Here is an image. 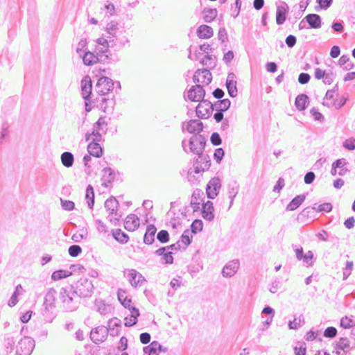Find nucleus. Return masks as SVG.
Instances as JSON below:
<instances>
[{
	"mask_svg": "<svg viewBox=\"0 0 355 355\" xmlns=\"http://www.w3.org/2000/svg\"><path fill=\"white\" fill-rule=\"evenodd\" d=\"M234 79V73H230L225 83L228 94L231 97H235L237 95L236 81Z\"/></svg>",
	"mask_w": 355,
	"mask_h": 355,
	"instance_id": "obj_24",
	"label": "nucleus"
},
{
	"mask_svg": "<svg viewBox=\"0 0 355 355\" xmlns=\"http://www.w3.org/2000/svg\"><path fill=\"white\" fill-rule=\"evenodd\" d=\"M157 348H161V344L158 341H153L149 345L144 347V352L147 355H159Z\"/></svg>",
	"mask_w": 355,
	"mask_h": 355,
	"instance_id": "obj_36",
	"label": "nucleus"
},
{
	"mask_svg": "<svg viewBox=\"0 0 355 355\" xmlns=\"http://www.w3.org/2000/svg\"><path fill=\"white\" fill-rule=\"evenodd\" d=\"M306 195L301 194L296 196L287 205L286 207V211H294L297 209L305 200Z\"/></svg>",
	"mask_w": 355,
	"mask_h": 355,
	"instance_id": "obj_29",
	"label": "nucleus"
},
{
	"mask_svg": "<svg viewBox=\"0 0 355 355\" xmlns=\"http://www.w3.org/2000/svg\"><path fill=\"white\" fill-rule=\"evenodd\" d=\"M206 141L203 135H193L189 141V151L198 155L193 164L196 173L207 171L211 166L209 156L203 153Z\"/></svg>",
	"mask_w": 355,
	"mask_h": 355,
	"instance_id": "obj_1",
	"label": "nucleus"
},
{
	"mask_svg": "<svg viewBox=\"0 0 355 355\" xmlns=\"http://www.w3.org/2000/svg\"><path fill=\"white\" fill-rule=\"evenodd\" d=\"M109 330L105 326H98L90 332V338L96 344L105 341L107 337Z\"/></svg>",
	"mask_w": 355,
	"mask_h": 355,
	"instance_id": "obj_9",
	"label": "nucleus"
},
{
	"mask_svg": "<svg viewBox=\"0 0 355 355\" xmlns=\"http://www.w3.org/2000/svg\"><path fill=\"white\" fill-rule=\"evenodd\" d=\"M189 231L188 230H185L181 236L180 243H183L184 244V249H186L187 247L190 245L192 241V236L189 235Z\"/></svg>",
	"mask_w": 355,
	"mask_h": 355,
	"instance_id": "obj_49",
	"label": "nucleus"
},
{
	"mask_svg": "<svg viewBox=\"0 0 355 355\" xmlns=\"http://www.w3.org/2000/svg\"><path fill=\"white\" fill-rule=\"evenodd\" d=\"M61 205L63 209L67 211H71L75 207V204L73 201L66 200L61 199Z\"/></svg>",
	"mask_w": 355,
	"mask_h": 355,
	"instance_id": "obj_59",
	"label": "nucleus"
},
{
	"mask_svg": "<svg viewBox=\"0 0 355 355\" xmlns=\"http://www.w3.org/2000/svg\"><path fill=\"white\" fill-rule=\"evenodd\" d=\"M157 240L162 243H166L169 241V234L166 230H162L157 234Z\"/></svg>",
	"mask_w": 355,
	"mask_h": 355,
	"instance_id": "obj_50",
	"label": "nucleus"
},
{
	"mask_svg": "<svg viewBox=\"0 0 355 355\" xmlns=\"http://www.w3.org/2000/svg\"><path fill=\"white\" fill-rule=\"evenodd\" d=\"M205 91L201 85L192 86L187 92V98L191 101L199 102L204 99Z\"/></svg>",
	"mask_w": 355,
	"mask_h": 355,
	"instance_id": "obj_12",
	"label": "nucleus"
},
{
	"mask_svg": "<svg viewBox=\"0 0 355 355\" xmlns=\"http://www.w3.org/2000/svg\"><path fill=\"white\" fill-rule=\"evenodd\" d=\"M311 76L307 73H300L298 76V82L301 85H305L309 82Z\"/></svg>",
	"mask_w": 355,
	"mask_h": 355,
	"instance_id": "obj_61",
	"label": "nucleus"
},
{
	"mask_svg": "<svg viewBox=\"0 0 355 355\" xmlns=\"http://www.w3.org/2000/svg\"><path fill=\"white\" fill-rule=\"evenodd\" d=\"M118 300L121 302V304L125 307L128 308L129 310L131 309L132 306H131L132 300L130 298H128L125 295V292L121 289L118 291Z\"/></svg>",
	"mask_w": 355,
	"mask_h": 355,
	"instance_id": "obj_38",
	"label": "nucleus"
},
{
	"mask_svg": "<svg viewBox=\"0 0 355 355\" xmlns=\"http://www.w3.org/2000/svg\"><path fill=\"white\" fill-rule=\"evenodd\" d=\"M156 232L157 228L154 225H148L146 227V230L144 236V243L147 245L152 244L155 241V235Z\"/></svg>",
	"mask_w": 355,
	"mask_h": 355,
	"instance_id": "obj_26",
	"label": "nucleus"
},
{
	"mask_svg": "<svg viewBox=\"0 0 355 355\" xmlns=\"http://www.w3.org/2000/svg\"><path fill=\"white\" fill-rule=\"evenodd\" d=\"M309 103V97L306 94H301L297 96L295 101V105L299 111H303Z\"/></svg>",
	"mask_w": 355,
	"mask_h": 355,
	"instance_id": "obj_30",
	"label": "nucleus"
},
{
	"mask_svg": "<svg viewBox=\"0 0 355 355\" xmlns=\"http://www.w3.org/2000/svg\"><path fill=\"white\" fill-rule=\"evenodd\" d=\"M225 155V151L222 148H219L215 150L214 153V158L217 163H220Z\"/></svg>",
	"mask_w": 355,
	"mask_h": 355,
	"instance_id": "obj_55",
	"label": "nucleus"
},
{
	"mask_svg": "<svg viewBox=\"0 0 355 355\" xmlns=\"http://www.w3.org/2000/svg\"><path fill=\"white\" fill-rule=\"evenodd\" d=\"M221 187L220 180L218 178H212L207 185L206 193L209 199H214L218 194Z\"/></svg>",
	"mask_w": 355,
	"mask_h": 355,
	"instance_id": "obj_13",
	"label": "nucleus"
},
{
	"mask_svg": "<svg viewBox=\"0 0 355 355\" xmlns=\"http://www.w3.org/2000/svg\"><path fill=\"white\" fill-rule=\"evenodd\" d=\"M112 235L113 238L120 243L125 244L128 242V235L123 232L121 229L112 230Z\"/></svg>",
	"mask_w": 355,
	"mask_h": 355,
	"instance_id": "obj_32",
	"label": "nucleus"
},
{
	"mask_svg": "<svg viewBox=\"0 0 355 355\" xmlns=\"http://www.w3.org/2000/svg\"><path fill=\"white\" fill-rule=\"evenodd\" d=\"M96 52V55L90 51H85L83 55V60L85 65L90 66L102 60L104 55L101 53V52H98L97 50Z\"/></svg>",
	"mask_w": 355,
	"mask_h": 355,
	"instance_id": "obj_17",
	"label": "nucleus"
},
{
	"mask_svg": "<svg viewBox=\"0 0 355 355\" xmlns=\"http://www.w3.org/2000/svg\"><path fill=\"white\" fill-rule=\"evenodd\" d=\"M204 128L203 123L198 119H191L187 122L185 129L193 135H200Z\"/></svg>",
	"mask_w": 355,
	"mask_h": 355,
	"instance_id": "obj_14",
	"label": "nucleus"
},
{
	"mask_svg": "<svg viewBox=\"0 0 355 355\" xmlns=\"http://www.w3.org/2000/svg\"><path fill=\"white\" fill-rule=\"evenodd\" d=\"M114 83L107 77L102 76L98 79L95 87L96 92L101 96H105L113 89Z\"/></svg>",
	"mask_w": 355,
	"mask_h": 355,
	"instance_id": "obj_6",
	"label": "nucleus"
},
{
	"mask_svg": "<svg viewBox=\"0 0 355 355\" xmlns=\"http://www.w3.org/2000/svg\"><path fill=\"white\" fill-rule=\"evenodd\" d=\"M213 34L212 28L207 25H201L197 29V35L201 39H209L213 36Z\"/></svg>",
	"mask_w": 355,
	"mask_h": 355,
	"instance_id": "obj_31",
	"label": "nucleus"
},
{
	"mask_svg": "<svg viewBox=\"0 0 355 355\" xmlns=\"http://www.w3.org/2000/svg\"><path fill=\"white\" fill-rule=\"evenodd\" d=\"M96 226L99 232H107V227L106 225L100 219L95 220Z\"/></svg>",
	"mask_w": 355,
	"mask_h": 355,
	"instance_id": "obj_63",
	"label": "nucleus"
},
{
	"mask_svg": "<svg viewBox=\"0 0 355 355\" xmlns=\"http://www.w3.org/2000/svg\"><path fill=\"white\" fill-rule=\"evenodd\" d=\"M94 306L96 311L103 315L110 313L113 310V307L111 304H106L104 300L101 299H96L95 300Z\"/></svg>",
	"mask_w": 355,
	"mask_h": 355,
	"instance_id": "obj_20",
	"label": "nucleus"
},
{
	"mask_svg": "<svg viewBox=\"0 0 355 355\" xmlns=\"http://www.w3.org/2000/svg\"><path fill=\"white\" fill-rule=\"evenodd\" d=\"M338 63L346 71H349L354 67V64L350 62L349 57L347 55H343L340 58Z\"/></svg>",
	"mask_w": 355,
	"mask_h": 355,
	"instance_id": "obj_44",
	"label": "nucleus"
},
{
	"mask_svg": "<svg viewBox=\"0 0 355 355\" xmlns=\"http://www.w3.org/2000/svg\"><path fill=\"white\" fill-rule=\"evenodd\" d=\"M340 325L344 329H349L355 325V320L351 318L345 316L340 319Z\"/></svg>",
	"mask_w": 355,
	"mask_h": 355,
	"instance_id": "obj_47",
	"label": "nucleus"
},
{
	"mask_svg": "<svg viewBox=\"0 0 355 355\" xmlns=\"http://www.w3.org/2000/svg\"><path fill=\"white\" fill-rule=\"evenodd\" d=\"M214 210L212 202L208 200L203 203L201 211L202 218L206 220L211 221L214 218Z\"/></svg>",
	"mask_w": 355,
	"mask_h": 355,
	"instance_id": "obj_21",
	"label": "nucleus"
},
{
	"mask_svg": "<svg viewBox=\"0 0 355 355\" xmlns=\"http://www.w3.org/2000/svg\"><path fill=\"white\" fill-rule=\"evenodd\" d=\"M125 276L133 287L141 286L146 280L143 275L135 269H129L125 272Z\"/></svg>",
	"mask_w": 355,
	"mask_h": 355,
	"instance_id": "obj_10",
	"label": "nucleus"
},
{
	"mask_svg": "<svg viewBox=\"0 0 355 355\" xmlns=\"http://www.w3.org/2000/svg\"><path fill=\"white\" fill-rule=\"evenodd\" d=\"M129 311L130 315L124 318V325L125 327H132L137 322V318L139 316V311L136 307L132 306Z\"/></svg>",
	"mask_w": 355,
	"mask_h": 355,
	"instance_id": "obj_25",
	"label": "nucleus"
},
{
	"mask_svg": "<svg viewBox=\"0 0 355 355\" xmlns=\"http://www.w3.org/2000/svg\"><path fill=\"white\" fill-rule=\"evenodd\" d=\"M13 336L6 334L3 340V346L7 354L15 350V355H31L35 347V340L29 336L21 338L17 345Z\"/></svg>",
	"mask_w": 355,
	"mask_h": 355,
	"instance_id": "obj_2",
	"label": "nucleus"
},
{
	"mask_svg": "<svg viewBox=\"0 0 355 355\" xmlns=\"http://www.w3.org/2000/svg\"><path fill=\"white\" fill-rule=\"evenodd\" d=\"M92 83L89 76H85L81 80V91L83 98L87 101L92 94Z\"/></svg>",
	"mask_w": 355,
	"mask_h": 355,
	"instance_id": "obj_16",
	"label": "nucleus"
},
{
	"mask_svg": "<svg viewBox=\"0 0 355 355\" xmlns=\"http://www.w3.org/2000/svg\"><path fill=\"white\" fill-rule=\"evenodd\" d=\"M97 43L100 45H102L103 47H100L96 50L101 53L105 55V57L107 58V53H108V48L110 47V38H98L97 40Z\"/></svg>",
	"mask_w": 355,
	"mask_h": 355,
	"instance_id": "obj_40",
	"label": "nucleus"
},
{
	"mask_svg": "<svg viewBox=\"0 0 355 355\" xmlns=\"http://www.w3.org/2000/svg\"><path fill=\"white\" fill-rule=\"evenodd\" d=\"M19 289H22V287L21 284H18L16 288L15 291L12 293L10 299L8 301V306L10 307H12L17 304L18 302V296L19 295Z\"/></svg>",
	"mask_w": 355,
	"mask_h": 355,
	"instance_id": "obj_46",
	"label": "nucleus"
},
{
	"mask_svg": "<svg viewBox=\"0 0 355 355\" xmlns=\"http://www.w3.org/2000/svg\"><path fill=\"white\" fill-rule=\"evenodd\" d=\"M337 329L334 327H328L323 332V336L325 338H334L337 335Z\"/></svg>",
	"mask_w": 355,
	"mask_h": 355,
	"instance_id": "obj_52",
	"label": "nucleus"
},
{
	"mask_svg": "<svg viewBox=\"0 0 355 355\" xmlns=\"http://www.w3.org/2000/svg\"><path fill=\"white\" fill-rule=\"evenodd\" d=\"M313 258V253L312 251L309 250L305 254H303V258L302 260L306 263L308 266H312L313 263L311 262V260Z\"/></svg>",
	"mask_w": 355,
	"mask_h": 355,
	"instance_id": "obj_62",
	"label": "nucleus"
},
{
	"mask_svg": "<svg viewBox=\"0 0 355 355\" xmlns=\"http://www.w3.org/2000/svg\"><path fill=\"white\" fill-rule=\"evenodd\" d=\"M304 19L309 24V28L318 29L322 26V19L321 17L318 14H308Z\"/></svg>",
	"mask_w": 355,
	"mask_h": 355,
	"instance_id": "obj_22",
	"label": "nucleus"
},
{
	"mask_svg": "<svg viewBox=\"0 0 355 355\" xmlns=\"http://www.w3.org/2000/svg\"><path fill=\"white\" fill-rule=\"evenodd\" d=\"M216 56L213 55H205L201 60L200 63L203 65L207 66L209 69H212L216 66Z\"/></svg>",
	"mask_w": 355,
	"mask_h": 355,
	"instance_id": "obj_42",
	"label": "nucleus"
},
{
	"mask_svg": "<svg viewBox=\"0 0 355 355\" xmlns=\"http://www.w3.org/2000/svg\"><path fill=\"white\" fill-rule=\"evenodd\" d=\"M217 11L216 9L208 8L203 11V19L207 23L211 22L216 17Z\"/></svg>",
	"mask_w": 355,
	"mask_h": 355,
	"instance_id": "obj_43",
	"label": "nucleus"
},
{
	"mask_svg": "<svg viewBox=\"0 0 355 355\" xmlns=\"http://www.w3.org/2000/svg\"><path fill=\"white\" fill-rule=\"evenodd\" d=\"M343 146L345 149H347L349 150H355V139L349 138L346 139L343 142Z\"/></svg>",
	"mask_w": 355,
	"mask_h": 355,
	"instance_id": "obj_57",
	"label": "nucleus"
},
{
	"mask_svg": "<svg viewBox=\"0 0 355 355\" xmlns=\"http://www.w3.org/2000/svg\"><path fill=\"white\" fill-rule=\"evenodd\" d=\"M288 6L285 2H282L277 6L276 23L278 25H282L285 22L288 13Z\"/></svg>",
	"mask_w": 355,
	"mask_h": 355,
	"instance_id": "obj_15",
	"label": "nucleus"
},
{
	"mask_svg": "<svg viewBox=\"0 0 355 355\" xmlns=\"http://www.w3.org/2000/svg\"><path fill=\"white\" fill-rule=\"evenodd\" d=\"M123 30V28H119L118 27V23L115 21L108 23L106 26V31L109 35L108 36L114 35V33H118Z\"/></svg>",
	"mask_w": 355,
	"mask_h": 355,
	"instance_id": "obj_45",
	"label": "nucleus"
},
{
	"mask_svg": "<svg viewBox=\"0 0 355 355\" xmlns=\"http://www.w3.org/2000/svg\"><path fill=\"white\" fill-rule=\"evenodd\" d=\"M213 105H214V110H215L216 111L224 112L230 108V107L231 105V101L228 98H225V99L217 101Z\"/></svg>",
	"mask_w": 355,
	"mask_h": 355,
	"instance_id": "obj_35",
	"label": "nucleus"
},
{
	"mask_svg": "<svg viewBox=\"0 0 355 355\" xmlns=\"http://www.w3.org/2000/svg\"><path fill=\"white\" fill-rule=\"evenodd\" d=\"M139 226V219L137 215L131 214L126 217L124 221V227L125 230L132 232L137 229Z\"/></svg>",
	"mask_w": 355,
	"mask_h": 355,
	"instance_id": "obj_18",
	"label": "nucleus"
},
{
	"mask_svg": "<svg viewBox=\"0 0 355 355\" xmlns=\"http://www.w3.org/2000/svg\"><path fill=\"white\" fill-rule=\"evenodd\" d=\"M59 299L62 304V308L68 312L76 311L80 303V298L71 289L70 286L60 289Z\"/></svg>",
	"mask_w": 355,
	"mask_h": 355,
	"instance_id": "obj_3",
	"label": "nucleus"
},
{
	"mask_svg": "<svg viewBox=\"0 0 355 355\" xmlns=\"http://www.w3.org/2000/svg\"><path fill=\"white\" fill-rule=\"evenodd\" d=\"M57 291L55 289L51 288L46 293L44 297V306H45V311H49L55 307L54 302Z\"/></svg>",
	"mask_w": 355,
	"mask_h": 355,
	"instance_id": "obj_23",
	"label": "nucleus"
},
{
	"mask_svg": "<svg viewBox=\"0 0 355 355\" xmlns=\"http://www.w3.org/2000/svg\"><path fill=\"white\" fill-rule=\"evenodd\" d=\"M72 275L71 271L66 270H58L54 271L51 275V279L54 281L60 280L68 277Z\"/></svg>",
	"mask_w": 355,
	"mask_h": 355,
	"instance_id": "obj_41",
	"label": "nucleus"
},
{
	"mask_svg": "<svg viewBox=\"0 0 355 355\" xmlns=\"http://www.w3.org/2000/svg\"><path fill=\"white\" fill-rule=\"evenodd\" d=\"M331 28L333 30L338 33H341L344 31V26L343 21H334L331 24Z\"/></svg>",
	"mask_w": 355,
	"mask_h": 355,
	"instance_id": "obj_58",
	"label": "nucleus"
},
{
	"mask_svg": "<svg viewBox=\"0 0 355 355\" xmlns=\"http://www.w3.org/2000/svg\"><path fill=\"white\" fill-rule=\"evenodd\" d=\"M89 154L95 157H101L103 155V150L99 143L90 141L87 146Z\"/></svg>",
	"mask_w": 355,
	"mask_h": 355,
	"instance_id": "obj_28",
	"label": "nucleus"
},
{
	"mask_svg": "<svg viewBox=\"0 0 355 355\" xmlns=\"http://www.w3.org/2000/svg\"><path fill=\"white\" fill-rule=\"evenodd\" d=\"M214 110V105L208 100H202L196 107V113L198 118H209Z\"/></svg>",
	"mask_w": 355,
	"mask_h": 355,
	"instance_id": "obj_7",
	"label": "nucleus"
},
{
	"mask_svg": "<svg viewBox=\"0 0 355 355\" xmlns=\"http://www.w3.org/2000/svg\"><path fill=\"white\" fill-rule=\"evenodd\" d=\"M294 352L295 355H306V347L305 343H302L300 347H295Z\"/></svg>",
	"mask_w": 355,
	"mask_h": 355,
	"instance_id": "obj_64",
	"label": "nucleus"
},
{
	"mask_svg": "<svg viewBox=\"0 0 355 355\" xmlns=\"http://www.w3.org/2000/svg\"><path fill=\"white\" fill-rule=\"evenodd\" d=\"M107 125L105 117H100L94 124L93 129H97L98 131H103V128Z\"/></svg>",
	"mask_w": 355,
	"mask_h": 355,
	"instance_id": "obj_54",
	"label": "nucleus"
},
{
	"mask_svg": "<svg viewBox=\"0 0 355 355\" xmlns=\"http://www.w3.org/2000/svg\"><path fill=\"white\" fill-rule=\"evenodd\" d=\"M210 141L214 146H219L222 144V139L218 132H213L211 134Z\"/></svg>",
	"mask_w": 355,
	"mask_h": 355,
	"instance_id": "obj_60",
	"label": "nucleus"
},
{
	"mask_svg": "<svg viewBox=\"0 0 355 355\" xmlns=\"http://www.w3.org/2000/svg\"><path fill=\"white\" fill-rule=\"evenodd\" d=\"M68 252L71 257H76L82 252V248L78 245H72L69 248Z\"/></svg>",
	"mask_w": 355,
	"mask_h": 355,
	"instance_id": "obj_51",
	"label": "nucleus"
},
{
	"mask_svg": "<svg viewBox=\"0 0 355 355\" xmlns=\"http://www.w3.org/2000/svg\"><path fill=\"white\" fill-rule=\"evenodd\" d=\"M85 139L87 141H89L91 140V141L93 142H97L99 143L102 141L103 137L102 135L97 129H92V131L91 133L87 132L85 134Z\"/></svg>",
	"mask_w": 355,
	"mask_h": 355,
	"instance_id": "obj_37",
	"label": "nucleus"
},
{
	"mask_svg": "<svg viewBox=\"0 0 355 355\" xmlns=\"http://www.w3.org/2000/svg\"><path fill=\"white\" fill-rule=\"evenodd\" d=\"M212 80V76L207 69H198L193 77V80L196 84H202V85H208Z\"/></svg>",
	"mask_w": 355,
	"mask_h": 355,
	"instance_id": "obj_8",
	"label": "nucleus"
},
{
	"mask_svg": "<svg viewBox=\"0 0 355 355\" xmlns=\"http://www.w3.org/2000/svg\"><path fill=\"white\" fill-rule=\"evenodd\" d=\"M353 261H347L345 267L343 269V279H347L351 274V271L353 268Z\"/></svg>",
	"mask_w": 355,
	"mask_h": 355,
	"instance_id": "obj_53",
	"label": "nucleus"
},
{
	"mask_svg": "<svg viewBox=\"0 0 355 355\" xmlns=\"http://www.w3.org/2000/svg\"><path fill=\"white\" fill-rule=\"evenodd\" d=\"M203 228V223L200 219L194 220L191 225V231L193 234H196L201 232Z\"/></svg>",
	"mask_w": 355,
	"mask_h": 355,
	"instance_id": "obj_48",
	"label": "nucleus"
},
{
	"mask_svg": "<svg viewBox=\"0 0 355 355\" xmlns=\"http://www.w3.org/2000/svg\"><path fill=\"white\" fill-rule=\"evenodd\" d=\"M102 178H101V185L104 187H110L114 180L116 178V175H120L119 172H115L110 167H105L102 170Z\"/></svg>",
	"mask_w": 355,
	"mask_h": 355,
	"instance_id": "obj_11",
	"label": "nucleus"
},
{
	"mask_svg": "<svg viewBox=\"0 0 355 355\" xmlns=\"http://www.w3.org/2000/svg\"><path fill=\"white\" fill-rule=\"evenodd\" d=\"M239 185L236 181H233L228 184V195L230 199V207L233 205L234 199L239 193Z\"/></svg>",
	"mask_w": 355,
	"mask_h": 355,
	"instance_id": "obj_33",
	"label": "nucleus"
},
{
	"mask_svg": "<svg viewBox=\"0 0 355 355\" xmlns=\"http://www.w3.org/2000/svg\"><path fill=\"white\" fill-rule=\"evenodd\" d=\"M71 289L78 296L79 298L89 297L94 291V285L91 280L87 278H80L73 284L70 285Z\"/></svg>",
	"mask_w": 355,
	"mask_h": 355,
	"instance_id": "obj_4",
	"label": "nucleus"
},
{
	"mask_svg": "<svg viewBox=\"0 0 355 355\" xmlns=\"http://www.w3.org/2000/svg\"><path fill=\"white\" fill-rule=\"evenodd\" d=\"M162 263L164 264H172L173 263V257L172 256V252L166 251V252L162 257Z\"/></svg>",
	"mask_w": 355,
	"mask_h": 355,
	"instance_id": "obj_56",
	"label": "nucleus"
},
{
	"mask_svg": "<svg viewBox=\"0 0 355 355\" xmlns=\"http://www.w3.org/2000/svg\"><path fill=\"white\" fill-rule=\"evenodd\" d=\"M107 37L110 38V47L114 49V51L122 49L125 45L129 42L124 30L118 33H114V35L107 36Z\"/></svg>",
	"mask_w": 355,
	"mask_h": 355,
	"instance_id": "obj_5",
	"label": "nucleus"
},
{
	"mask_svg": "<svg viewBox=\"0 0 355 355\" xmlns=\"http://www.w3.org/2000/svg\"><path fill=\"white\" fill-rule=\"evenodd\" d=\"M239 267V262L238 260H233L227 263L222 270V275L225 277H232L237 271Z\"/></svg>",
	"mask_w": 355,
	"mask_h": 355,
	"instance_id": "obj_19",
	"label": "nucleus"
},
{
	"mask_svg": "<svg viewBox=\"0 0 355 355\" xmlns=\"http://www.w3.org/2000/svg\"><path fill=\"white\" fill-rule=\"evenodd\" d=\"M85 198L90 209H93L94 205V191L92 185H88L86 189Z\"/></svg>",
	"mask_w": 355,
	"mask_h": 355,
	"instance_id": "obj_39",
	"label": "nucleus"
},
{
	"mask_svg": "<svg viewBox=\"0 0 355 355\" xmlns=\"http://www.w3.org/2000/svg\"><path fill=\"white\" fill-rule=\"evenodd\" d=\"M105 208L109 211L110 215H117L119 202L114 197H110L105 202Z\"/></svg>",
	"mask_w": 355,
	"mask_h": 355,
	"instance_id": "obj_27",
	"label": "nucleus"
},
{
	"mask_svg": "<svg viewBox=\"0 0 355 355\" xmlns=\"http://www.w3.org/2000/svg\"><path fill=\"white\" fill-rule=\"evenodd\" d=\"M60 159L64 166L70 168L73 164L74 156L71 152L65 151L61 154Z\"/></svg>",
	"mask_w": 355,
	"mask_h": 355,
	"instance_id": "obj_34",
	"label": "nucleus"
}]
</instances>
